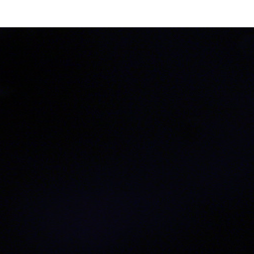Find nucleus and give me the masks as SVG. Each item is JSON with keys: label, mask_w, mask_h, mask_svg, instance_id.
<instances>
[{"label": "nucleus", "mask_w": 254, "mask_h": 254, "mask_svg": "<svg viewBox=\"0 0 254 254\" xmlns=\"http://www.w3.org/2000/svg\"><path fill=\"white\" fill-rule=\"evenodd\" d=\"M45 84L46 87L41 89L40 94L43 101L49 102L54 96V82L52 79L47 77L45 80Z\"/></svg>", "instance_id": "nucleus-1"}, {"label": "nucleus", "mask_w": 254, "mask_h": 254, "mask_svg": "<svg viewBox=\"0 0 254 254\" xmlns=\"http://www.w3.org/2000/svg\"><path fill=\"white\" fill-rule=\"evenodd\" d=\"M73 127L75 129H80L81 127V124L77 123H74L73 124Z\"/></svg>", "instance_id": "nucleus-2"}, {"label": "nucleus", "mask_w": 254, "mask_h": 254, "mask_svg": "<svg viewBox=\"0 0 254 254\" xmlns=\"http://www.w3.org/2000/svg\"><path fill=\"white\" fill-rule=\"evenodd\" d=\"M8 92L4 91L2 89L0 88V95H7L8 94Z\"/></svg>", "instance_id": "nucleus-3"}, {"label": "nucleus", "mask_w": 254, "mask_h": 254, "mask_svg": "<svg viewBox=\"0 0 254 254\" xmlns=\"http://www.w3.org/2000/svg\"><path fill=\"white\" fill-rule=\"evenodd\" d=\"M95 95L98 97H99L100 98H101L102 97H103V95L99 93V92H97L95 93Z\"/></svg>", "instance_id": "nucleus-4"}, {"label": "nucleus", "mask_w": 254, "mask_h": 254, "mask_svg": "<svg viewBox=\"0 0 254 254\" xmlns=\"http://www.w3.org/2000/svg\"><path fill=\"white\" fill-rule=\"evenodd\" d=\"M74 97L77 99L78 98V96L77 95V93H74Z\"/></svg>", "instance_id": "nucleus-5"}, {"label": "nucleus", "mask_w": 254, "mask_h": 254, "mask_svg": "<svg viewBox=\"0 0 254 254\" xmlns=\"http://www.w3.org/2000/svg\"><path fill=\"white\" fill-rule=\"evenodd\" d=\"M77 92H79V93L81 94V96H83V95H82V92H81V91L80 90H77Z\"/></svg>", "instance_id": "nucleus-6"}, {"label": "nucleus", "mask_w": 254, "mask_h": 254, "mask_svg": "<svg viewBox=\"0 0 254 254\" xmlns=\"http://www.w3.org/2000/svg\"><path fill=\"white\" fill-rule=\"evenodd\" d=\"M92 95V94H89V96H90V97H91Z\"/></svg>", "instance_id": "nucleus-7"}]
</instances>
